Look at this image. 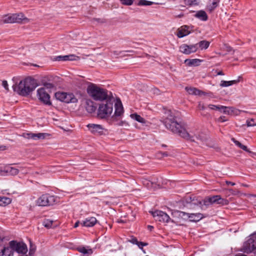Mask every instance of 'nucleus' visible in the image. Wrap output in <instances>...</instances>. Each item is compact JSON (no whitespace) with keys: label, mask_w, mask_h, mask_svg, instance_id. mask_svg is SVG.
<instances>
[{"label":"nucleus","mask_w":256,"mask_h":256,"mask_svg":"<svg viewBox=\"0 0 256 256\" xmlns=\"http://www.w3.org/2000/svg\"><path fill=\"white\" fill-rule=\"evenodd\" d=\"M166 114V116L163 122L166 128L172 132L178 134L180 136L187 140L198 143L206 140V135L196 129L188 132L186 130V125L184 123L178 122L174 113L171 110L168 111Z\"/></svg>","instance_id":"f257e3e1"},{"label":"nucleus","mask_w":256,"mask_h":256,"mask_svg":"<svg viewBox=\"0 0 256 256\" xmlns=\"http://www.w3.org/2000/svg\"><path fill=\"white\" fill-rule=\"evenodd\" d=\"M37 86L36 80L31 78H27L20 82L18 84H14L12 88L14 92L18 94L26 96L32 92Z\"/></svg>","instance_id":"f03ea898"},{"label":"nucleus","mask_w":256,"mask_h":256,"mask_svg":"<svg viewBox=\"0 0 256 256\" xmlns=\"http://www.w3.org/2000/svg\"><path fill=\"white\" fill-rule=\"evenodd\" d=\"M87 92L90 96L96 100H103L108 96L107 90L94 84H90L87 88Z\"/></svg>","instance_id":"7ed1b4c3"},{"label":"nucleus","mask_w":256,"mask_h":256,"mask_svg":"<svg viewBox=\"0 0 256 256\" xmlns=\"http://www.w3.org/2000/svg\"><path fill=\"white\" fill-rule=\"evenodd\" d=\"M113 104L110 101H107L106 104L100 105L98 110V116L101 118H106L112 113Z\"/></svg>","instance_id":"20e7f679"},{"label":"nucleus","mask_w":256,"mask_h":256,"mask_svg":"<svg viewBox=\"0 0 256 256\" xmlns=\"http://www.w3.org/2000/svg\"><path fill=\"white\" fill-rule=\"evenodd\" d=\"M55 96L58 100L66 103H75L78 102V99L72 93L58 92Z\"/></svg>","instance_id":"39448f33"},{"label":"nucleus","mask_w":256,"mask_h":256,"mask_svg":"<svg viewBox=\"0 0 256 256\" xmlns=\"http://www.w3.org/2000/svg\"><path fill=\"white\" fill-rule=\"evenodd\" d=\"M56 201V198L53 196L44 194L40 196L36 200V204L39 206H47L52 205Z\"/></svg>","instance_id":"423d86ee"},{"label":"nucleus","mask_w":256,"mask_h":256,"mask_svg":"<svg viewBox=\"0 0 256 256\" xmlns=\"http://www.w3.org/2000/svg\"><path fill=\"white\" fill-rule=\"evenodd\" d=\"M9 245L14 251L16 252L18 254H26L28 252L27 246L24 242L12 240L9 242Z\"/></svg>","instance_id":"0eeeda50"},{"label":"nucleus","mask_w":256,"mask_h":256,"mask_svg":"<svg viewBox=\"0 0 256 256\" xmlns=\"http://www.w3.org/2000/svg\"><path fill=\"white\" fill-rule=\"evenodd\" d=\"M212 204H228V200L222 198L221 196L218 195L208 197L204 200V205L207 206Z\"/></svg>","instance_id":"6e6552de"},{"label":"nucleus","mask_w":256,"mask_h":256,"mask_svg":"<svg viewBox=\"0 0 256 256\" xmlns=\"http://www.w3.org/2000/svg\"><path fill=\"white\" fill-rule=\"evenodd\" d=\"M150 212L152 214L156 221L168 222L170 220L168 215L162 211L158 210L154 212Z\"/></svg>","instance_id":"1a4fd4ad"},{"label":"nucleus","mask_w":256,"mask_h":256,"mask_svg":"<svg viewBox=\"0 0 256 256\" xmlns=\"http://www.w3.org/2000/svg\"><path fill=\"white\" fill-rule=\"evenodd\" d=\"M37 96L38 99L44 104L47 105H51L52 103L50 101V96L48 94V92L44 88H39L37 90Z\"/></svg>","instance_id":"9d476101"},{"label":"nucleus","mask_w":256,"mask_h":256,"mask_svg":"<svg viewBox=\"0 0 256 256\" xmlns=\"http://www.w3.org/2000/svg\"><path fill=\"white\" fill-rule=\"evenodd\" d=\"M255 233L244 244V250L246 252H251L256 249V236H254Z\"/></svg>","instance_id":"9b49d317"},{"label":"nucleus","mask_w":256,"mask_h":256,"mask_svg":"<svg viewBox=\"0 0 256 256\" xmlns=\"http://www.w3.org/2000/svg\"><path fill=\"white\" fill-rule=\"evenodd\" d=\"M198 49V44L187 45L182 44L180 46V51L186 54L195 52Z\"/></svg>","instance_id":"f8f14e48"},{"label":"nucleus","mask_w":256,"mask_h":256,"mask_svg":"<svg viewBox=\"0 0 256 256\" xmlns=\"http://www.w3.org/2000/svg\"><path fill=\"white\" fill-rule=\"evenodd\" d=\"M86 126L88 130L94 134H102L104 133V128L102 125L90 124Z\"/></svg>","instance_id":"ddd939ff"},{"label":"nucleus","mask_w":256,"mask_h":256,"mask_svg":"<svg viewBox=\"0 0 256 256\" xmlns=\"http://www.w3.org/2000/svg\"><path fill=\"white\" fill-rule=\"evenodd\" d=\"M22 167H19V168H16L10 166H6L3 167L2 170L4 172V176L6 174L10 175H16L20 171H22Z\"/></svg>","instance_id":"4468645a"},{"label":"nucleus","mask_w":256,"mask_h":256,"mask_svg":"<svg viewBox=\"0 0 256 256\" xmlns=\"http://www.w3.org/2000/svg\"><path fill=\"white\" fill-rule=\"evenodd\" d=\"M190 33V26L184 25L178 29L176 36L178 38H182L188 35Z\"/></svg>","instance_id":"2eb2a0df"},{"label":"nucleus","mask_w":256,"mask_h":256,"mask_svg":"<svg viewBox=\"0 0 256 256\" xmlns=\"http://www.w3.org/2000/svg\"><path fill=\"white\" fill-rule=\"evenodd\" d=\"M15 22L26 24L30 22L22 13L13 14Z\"/></svg>","instance_id":"dca6fc26"},{"label":"nucleus","mask_w":256,"mask_h":256,"mask_svg":"<svg viewBox=\"0 0 256 256\" xmlns=\"http://www.w3.org/2000/svg\"><path fill=\"white\" fill-rule=\"evenodd\" d=\"M46 133H26L24 134V136L28 138H32L34 140H38L40 139H44L45 138Z\"/></svg>","instance_id":"f3484780"},{"label":"nucleus","mask_w":256,"mask_h":256,"mask_svg":"<svg viewBox=\"0 0 256 256\" xmlns=\"http://www.w3.org/2000/svg\"><path fill=\"white\" fill-rule=\"evenodd\" d=\"M240 111L234 107H228L225 106L223 108L222 112L224 114L231 116H238L240 114Z\"/></svg>","instance_id":"a211bd4d"},{"label":"nucleus","mask_w":256,"mask_h":256,"mask_svg":"<svg viewBox=\"0 0 256 256\" xmlns=\"http://www.w3.org/2000/svg\"><path fill=\"white\" fill-rule=\"evenodd\" d=\"M97 220L94 217H90L86 218L84 220H83L80 224L82 226L86 227H92L95 225L96 223Z\"/></svg>","instance_id":"6ab92c4d"},{"label":"nucleus","mask_w":256,"mask_h":256,"mask_svg":"<svg viewBox=\"0 0 256 256\" xmlns=\"http://www.w3.org/2000/svg\"><path fill=\"white\" fill-rule=\"evenodd\" d=\"M77 250L86 256L91 255L93 250L90 246H80L76 248Z\"/></svg>","instance_id":"aec40b11"},{"label":"nucleus","mask_w":256,"mask_h":256,"mask_svg":"<svg viewBox=\"0 0 256 256\" xmlns=\"http://www.w3.org/2000/svg\"><path fill=\"white\" fill-rule=\"evenodd\" d=\"M190 220L192 222H198L202 219L204 217L202 214L200 213H192L186 214Z\"/></svg>","instance_id":"412c9836"},{"label":"nucleus","mask_w":256,"mask_h":256,"mask_svg":"<svg viewBox=\"0 0 256 256\" xmlns=\"http://www.w3.org/2000/svg\"><path fill=\"white\" fill-rule=\"evenodd\" d=\"M76 56L73 54L66 55V56H58L55 58V60L56 61H66V60H76Z\"/></svg>","instance_id":"4be33fe9"},{"label":"nucleus","mask_w":256,"mask_h":256,"mask_svg":"<svg viewBox=\"0 0 256 256\" xmlns=\"http://www.w3.org/2000/svg\"><path fill=\"white\" fill-rule=\"evenodd\" d=\"M124 112L123 106L121 102H117L115 104L114 116H121Z\"/></svg>","instance_id":"5701e85b"},{"label":"nucleus","mask_w":256,"mask_h":256,"mask_svg":"<svg viewBox=\"0 0 256 256\" xmlns=\"http://www.w3.org/2000/svg\"><path fill=\"white\" fill-rule=\"evenodd\" d=\"M2 21L4 23H14V14H8L2 17Z\"/></svg>","instance_id":"b1692460"},{"label":"nucleus","mask_w":256,"mask_h":256,"mask_svg":"<svg viewBox=\"0 0 256 256\" xmlns=\"http://www.w3.org/2000/svg\"><path fill=\"white\" fill-rule=\"evenodd\" d=\"M194 16L204 21L208 20L206 12L204 10H199L194 14Z\"/></svg>","instance_id":"393cba45"},{"label":"nucleus","mask_w":256,"mask_h":256,"mask_svg":"<svg viewBox=\"0 0 256 256\" xmlns=\"http://www.w3.org/2000/svg\"><path fill=\"white\" fill-rule=\"evenodd\" d=\"M239 82L238 80H233L230 81L222 80L220 86L222 87H227L234 84H236Z\"/></svg>","instance_id":"a878e982"},{"label":"nucleus","mask_w":256,"mask_h":256,"mask_svg":"<svg viewBox=\"0 0 256 256\" xmlns=\"http://www.w3.org/2000/svg\"><path fill=\"white\" fill-rule=\"evenodd\" d=\"M201 60L199 59H186L185 60V63H186L188 66H197L200 64Z\"/></svg>","instance_id":"bb28decb"},{"label":"nucleus","mask_w":256,"mask_h":256,"mask_svg":"<svg viewBox=\"0 0 256 256\" xmlns=\"http://www.w3.org/2000/svg\"><path fill=\"white\" fill-rule=\"evenodd\" d=\"M185 89L190 94L200 95L201 93V92L199 90L195 88L186 87Z\"/></svg>","instance_id":"cd10ccee"},{"label":"nucleus","mask_w":256,"mask_h":256,"mask_svg":"<svg viewBox=\"0 0 256 256\" xmlns=\"http://www.w3.org/2000/svg\"><path fill=\"white\" fill-rule=\"evenodd\" d=\"M12 202L10 198L6 196H0V206H6Z\"/></svg>","instance_id":"c85d7f7f"},{"label":"nucleus","mask_w":256,"mask_h":256,"mask_svg":"<svg viewBox=\"0 0 256 256\" xmlns=\"http://www.w3.org/2000/svg\"><path fill=\"white\" fill-rule=\"evenodd\" d=\"M130 116L132 118L138 121L139 122H140L142 124L146 123V120L140 116L138 114L136 113L131 114L130 115Z\"/></svg>","instance_id":"c756f323"},{"label":"nucleus","mask_w":256,"mask_h":256,"mask_svg":"<svg viewBox=\"0 0 256 256\" xmlns=\"http://www.w3.org/2000/svg\"><path fill=\"white\" fill-rule=\"evenodd\" d=\"M198 44V46L199 47L201 50H206L210 46V42L206 40H201Z\"/></svg>","instance_id":"7c9ffc66"},{"label":"nucleus","mask_w":256,"mask_h":256,"mask_svg":"<svg viewBox=\"0 0 256 256\" xmlns=\"http://www.w3.org/2000/svg\"><path fill=\"white\" fill-rule=\"evenodd\" d=\"M208 108L212 110H215L219 111L220 112H222L223 108H225V106H223L222 105H214V104H210L208 105Z\"/></svg>","instance_id":"2f4dec72"},{"label":"nucleus","mask_w":256,"mask_h":256,"mask_svg":"<svg viewBox=\"0 0 256 256\" xmlns=\"http://www.w3.org/2000/svg\"><path fill=\"white\" fill-rule=\"evenodd\" d=\"M211 4L208 6L210 11H212L218 6L220 0H210Z\"/></svg>","instance_id":"473e14b6"},{"label":"nucleus","mask_w":256,"mask_h":256,"mask_svg":"<svg viewBox=\"0 0 256 256\" xmlns=\"http://www.w3.org/2000/svg\"><path fill=\"white\" fill-rule=\"evenodd\" d=\"M184 3L186 6H197L200 3V0H184Z\"/></svg>","instance_id":"72a5a7b5"},{"label":"nucleus","mask_w":256,"mask_h":256,"mask_svg":"<svg viewBox=\"0 0 256 256\" xmlns=\"http://www.w3.org/2000/svg\"><path fill=\"white\" fill-rule=\"evenodd\" d=\"M86 109L88 112L92 113L96 110V108L93 106L92 102H87Z\"/></svg>","instance_id":"f704fd0d"},{"label":"nucleus","mask_w":256,"mask_h":256,"mask_svg":"<svg viewBox=\"0 0 256 256\" xmlns=\"http://www.w3.org/2000/svg\"><path fill=\"white\" fill-rule=\"evenodd\" d=\"M53 221L48 219L44 220L42 222L43 226L48 228H50L52 227Z\"/></svg>","instance_id":"c9c22d12"},{"label":"nucleus","mask_w":256,"mask_h":256,"mask_svg":"<svg viewBox=\"0 0 256 256\" xmlns=\"http://www.w3.org/2000/svg\"><path fill=\"white\" fill-rule=\"evenodd\" d=\"M246 124L248 126H256V119L251 118L246 120Z\"/></svg>","instance_id":"e433bc0d"},{"label":"nucleus","mask_w":256,"mask_h":256,"mask_svg":"<svg viewBox=\"0 0 256 256\" xmlns=\"http://www.w3.org/2000/svg\"><path fill=\"white\" fill-rule=\"evenodd\" d=\"M153 4V2L148 1L146 0H140L138 3V6H150Z\"/></svg>","instance_id":"4c0bfd02"},{"label":"nucleus","mask_w":256,"mask_h":256,"mask_svg":"<svg viewBox=\"0 0 256 256\" xmlns=\"http://www.w3.org/2000/svg\"><path fill=\"white\" fill-rule=\"evenodd\" d=\"M54 86L52 84L50 83H46L45 84L43 87L42 88H44L46 90H48L47 92H49L50 90L54 88Z\"/></svg>","instance_id":"58836bf2"},{"label":"nucleus","mask_w":256,"mask_h":256,"mask_svg":"<svg viewBox=\"0 0 256 256\" xmlns=\"http://www.w3.org/2000/svg\"><path fill=\"white\" fill-rule=\"evenodd\" d=\"M122 4L126 6H131L134 0H120Z\"/></svg>","instance_id":"ea45409f"},{"label":"nucleus","mask_w":256,"mask_h":256,"mask_svg":"<svg viewBox=\"0 0 256 256\" xmlns=\"http://www.w3.org/2000/svg\"><path fill=\"white\" fill-rule=\"evenodd\" d=\"M227 120L226 118V117L224 116H220L219 118H218L217 121L218 122H226Z\"/></svg>","instance_id":"a19ab883"},{"label":"nucleus","mask_w":256,"mask_h":256,"mask_svg":"<svg viewBox=\"0 0 256 256\" xmlns=\"http://www.w3.org/2000/svg\"><path fill=\"white\" fill-rule=\"evenodd\" d=\"M232 140L236 144V145L238 146L240 148H241V146H242V144L240 142H239L238 141L236 140L234 138H232Z\"/></svg>","instance_id":"79ce46f5"},{"label":"nucleus","mask_w":256,"mask_h":256,"mask_svg":"<svg viewBox=\"0 0 256 256\" xmlns=\"http://www.w3.org/2000/svg\"><path fill=\"white\" fill-rule=\"evenodd\" d=\"M2 85L6 90H8V84L6 80H3Z\"/></svg>","instance_id":"37998d69"},{"label":"nucleus","mask_w":256,"mask_h":256,"mask_svg":"<svg viewBox=\"0 0 256 256\" xmlns=\"http://www.w3.org/2000/svg\"><path fill=\"white\" fill-rule=\"evenodd\" d=\"M138 246L139 247V248H142V247L144 246H147L148 244L146 243H144V242H139L138 243Z\"/></svg>","instance_id":"c03bdc74"},{"label":"nucleus","mask_w":256,"mask_h":256,"mask_svg":"<svg viewBox=\"0 0 256 256\" xmlns=\"http://www.w3.org/2000/svg\"><path fill=\"white\" fill-rule=\"evenodd\" d=\"M198 108L200 110H204L205 109V106L204 104L202 102H199L198 104Z\"/></svg>","instance_id":"a18cd8bd"},{"label":"nucleus","mask_w":256,"mask_h":256,"mask_svg":"<svg viewBox=\"0 0 256 256\" xmlns=\"http://www.w3.org/2000/svg\"><path fill=\"white\" fill-rule=\"evenodd\" d=\"M240 148H242V150H245V151H246V152H250V151L248 150V149L247 146H244V145H243V144H242V146H241Z\"/></svg>","instance_id":"49530a36"},{"label":"nucleus","mask_w":256,"mask_h":256,"mask_svg":"<svg viewBox=\"0 0 256 256\" xmlns=\"http://www.w3.org/2000/svg\"><path fill=\"white\" fill-rule=\"evenodd\" d=\"M226 50L228 52H230L232 50V47L230 46H226Z\"/></svg>","instance_id":"de8ad7c7"},{"label":"nucleus","mask_w":256,"mask_h":256,"mask_svg":"<svg viewBox=\"0 0 256 256\" xmlns=\"http://www.w3.org/2000/svg\"><path fill=\"white\" fill-rule=\"evenodd\" d=\"M132 244H138V241L136 238H132L131 240Z\"/></svg>","instance_id":"09e8293b"},{"label":"nucleus","mask_w":256,"mask_h":256,"mask_svg":"<svg viewBox=\"0 0 256 256\" xmlns=\"http://www.w3.org/2000/svg\"><path fill=\"white\" fill-rule=\"evenodd\" d=\"M34 250H35V248H30V250L29 254H32L33 253H34Z\"/></svg>","instance_id":"8fccbe9b"},{"label":"nucleus","mask_w":256,"mask_h":256,"mask_svg":"<svg viewBox=\"0 0 256 256\" xmlns=\"http://www.w3.org/2000/svg\"><path fill=\"white\" fill-rule=\"evenodd\" d=\"M2 169H3V167L0 168V176H4V174Z\"/></svg>","instance_id":"3c124183"},{"label":"nucleus","mask_w":256,"mask_h":256,"mask_svg":"<svg viewBox=\"0 0 256 256\" xmlns=\"http://www.w3.org/2000/svg\"><path fill=\"white\" fill-rule=\"evenodd\" d=\"M226 183L228 184H230L232 186H234L236 184L235 183H234L233 182H229V181H226Z\"/></svg>","instance_id":"603ef678"},{"label":"nucleus","mask_w":256,"mask_h":256,"mask_svg":"<svg viewBox=\"0 0 256 256\" xmlns=\"http://www.w3.org/2000/svg\"><path fill=\"white\" fill-rule=\"evenodd\" d=\"M121 52H117V51H114L113 52V53H114V55H118V54H120Z\"/></svg>","instance_id":"864d4df0"},{"label":"nucleus","mask_w":256,"mask_h":256,"mask_svg":"<svg viewBox=\"0 0 256 256\" xmlns=\"http://www.w3.org/2000/svg\"><path fill=\"white\" fill-rule=\"evenodd\" d=\"M218 75H222V76H223L224 75V73L222 72V71H219L218 74H217Z\"/></svg>","instance_id":"5fc2aeb1"},{"label":"nucleus","mask_w":256,"mask_h":256,"mask_svg":"<svg viewBox=\"0 0 256 256\" xmlns=\"http://www.w3.org/2000/svg\"><path fill=\"white\" fill-rule=\"evenodd\" d=\"M79 223H80V222L78 221L76 222L75 223V224H74V228H77L78 226V225H79Z\"/></svg>","instance_id":"6e6d98bb"},{"label":"nucleus","mask_w":256,"mask_h":256,"mask_svg":"<svg viewBox=\"0 0 256 256\" xmlns=\"http://www.w3.org/2000/svg\"><path fill=\"white\" fill-rule=\"evenodd\" d=\"M118 223H123L124 222V221L122 220H118Z\"/></svg>","instance_id":"4d7b16f0"},{"label":"nucleus","mask_w":256,"mask_h":256,"mask_svg":"<svg viewBox=\"0 0 256 256\" xmlns=\"http://www.w3.org/2000/svg\"><path fill=\"white\" fill-rule=\"evenodd\" d=\"M148 228L150 230H151L152 228H153V226H148Z\"/></svg>","instance_id":"13d9d810"},{"label":"nucleus","mask_w":256,"mask_h":256,"mask_svg":"<svg viewBox=\"0 0 256 256\" xmlns=\"http://www.w3.org/2000/svg\"><path fill=\"white\" fill-rule=\"evenodd\" d=\"M4 190H2V191H1V192H0V193H2V194H4Z\"/></svg>","instance_id":"bf43d9fd"},{"label":"nucleus","mask_w":256,"mask_h":256,"mask_svg":"<svg viewBox=\"0 0 256 256\" xmlns=\"http://www.w3.org/2000/svg\"><path fill=\"white\" fill-rule=\"evenodd\" d=\"M5 148H6V146H4V148H2V150H4V149H5Z\"/></svg>","instance_id":"052dcab7"},{"label":"nucleus","mask_w":256,"mask_h":256,"mask_svg":"<svg viewBox=\"0 0 256 256\" xmlns=\"http://www.w3.org/2000/svg\"><path fill=\"white\" fill-rule=\"evenodd\" d=\"M192 201H194V200H191L190 202H192Z\"/></svg>","instance_id":"680f3d73"},{"label":"nucleus","mask_w":256,"mask_h":256,"mask_svg":"<svg viewBox=\"0 0 256 256\" xmlns=\"http://www.w3.org/2000/svg\"><path fill=\"white\" fill-rule=\"evenodd\" d=\"M192 204H196V202H192Z\"/></svg>","instance_id":"e2e57ef3"},{"label":"nucleus","mask_w":256,"mask_h":256,"mask_svg":"<svg viewBox=\"0 0 256 256\" xmlns=\"http://www.w3.org/2000/svg\"><path fill=\"white\" fill-rule=\"evenodd\" d=\"M182 213L183 214H185V213H184V212H182Z\"/></svg>","instance_id":"0e129e2a"},{"label":"nucleus","mask_w":256,"mask_h":256,"mask_svg":"<svg viewBox=\"0 0 256 256\" xmlns=\"http://www.w3.org/2000/svg\"><path fill=\"white\" fill-rule=\"evenodd\" d=\"M198 203H199L200 204H201V202H200H200H198Z\"/></svg>","instance_id":"69168bd1"},{"label":"nucleus","mask_w":256,"mask_h":256,"mask_svg":"<svg viewBox=\"0 0 256 256\" xmlns=\"http://www.w3.org/2000/svg\"><path fill=\"white\" fill-rule=\"evenodd\" d=\"M255 234H256V233H255Z\"/></svg>","instance_id":"338daca9"}]
</instances>
